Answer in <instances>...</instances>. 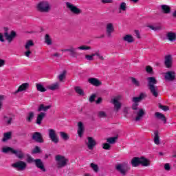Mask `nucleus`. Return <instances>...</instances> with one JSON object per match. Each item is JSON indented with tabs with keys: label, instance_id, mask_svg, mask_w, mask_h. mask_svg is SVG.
<instances>
[{
	"label": "nucleus",
	"instance_id": "obj_1",
	"mask_svg": "<svg viewBox=\"0 0 176 176\" xmlns=\"http://www.w3.org/2000/svg\"><path fill=\"white\" fill-rule=\"evenodd\" d=\"M76 50H91V47L83 45L75 48L74 46L70 45L69 48L62 50V52H68L70 57L78 58V52Z\"/></svg>",
	"mask_w": 176,
	"mask_h": 176
},
{
	"label": "nucleus",
	"instance_id": "obj_2",
	"mask_svg": "<svg viewBox=\"0 0 176 176\" xmlns=\"http://www.w3.org/2000/svg\"><path fill=\"white\" fill-rule=\"evenodd\" d=\"M147 80L148 90L153 97H157L159 96V88H157V86L155 85H157V80H156L155 77H148Z\"/></svg>",
	"mask_w": 176,
	"mask_h": 176
},
{
	"label": "nucleus",
	"instance_id": "obj_3",
	"mask_svg": "<svg viewBox=\"0 0 176 176\" xmlns=\"http://www.w3.org/2000/svg\"><path fill=\"white\" fill-rule=\"evenodd\" d=\"M36 9L38 13H50L52 11V4L48 1H41L37 3Z\"/></svg>",
	"mask_w": 176,
	"mask_h": 176
},
{
	"label": "nucleus",
	"instance_id": "obj_4",
	"mask_svg": "<svg viewBox=\"0 0 176 176\" xmlns=\"http://www.w3.org/2000/svg\"><path fill=\"white\" fill-rule=\"evenodd\" d=\"M116 170L122 176L127 175V173L130 171V166L129 163L123 162L116 165Z\"/></svg>",
	"mask_w": 176,
	"mask_h": 176
},
{
	"label": "nucleus",
	"instance_id": "obj_5",
	"mask_svg": "<svg viewBox=\"0 0 176 176\" xmlns=\"http://www.w3.org/2000/svg\"><path fill=\"white\" fill-rule=\"evenodd\" d=\"M55 160L56 162V167L57 168H64L66 166H67L69 160L68 158L65 157L63 155H57L55 157Z\"/></svg>",
	"mask_w": 176,
	"mask_h": 176
},
{
	"label": "nucleus",
	"instance_id": "obj_6",
	"mask_svg": "<svg viewBox=\"0 0 176 176\" xmlns=\"http://www.w3.org/2000/svg\"><path fill=\"white\" fill-rule=\"evenodd\" d=\"M4 31H5V32L3 34V36H5L6 41H7L8 42V43H12V42H13V40L14 39V38H16L17 36V33L14 30H12L9 33L8 28H4Z\"/></svg>",
	"mask_w": 176,
	"mask_h": 176
},
{
	"label": "nucleus",
	"instance_id": "obj_7",
	"mask_svg": "<svg viewBox=\"0 0 176 176\" xmlns=\"http://www.w3.org/2000/svg\"><path fill=\"white\" fill-rule=\"evenodd\" d=\"M12 167L15 168L17 171H24L27 168V163L24 161L19 160L12 164Z\"/></svg>",
	"mask_w": 176,
	"mask_h": 176
},
{
	"label": "nucleus",
	"instance_id": "obj_8",
	"mask_svg": "<svg viewBox=\"0 0 176 176\" xmlns=\"http://www.w3.org/2000/svg\"><path fill=\"white\" fill-rule=\"evenodd\" d=\"M66 6L71 13H72V14H76L78 16L82 13V10L69 2L66 3Z\"/></svg>",
	"mask_w": 176,
	"mask_h": 176
},
{
	"label": "nucleus",
	"instance_id": "obj_9",
	"mask_svg": "<svg viewBox=\"0 0 176 176\" xmlns=\"http://www.w3.org/2000/svg\"><path fill=\"white\" fill-rule=\"evenodd\" d=\"M120 100H122V96L118 95L111 100V103L113 104L114 108L117 112L122 108Z\"/></svg>",
	"mask_w": 176,
	"mask_h": 176
},
{
	"label": "nucleus",
	"instance_id": "obj_10",
	"mask_svg": "<svg viewBox=\"0 0 176 176\" xmlns=\"http://www.w3.org/2000/svg\"><path fill=\"white\" fill-rule=\"evenodd\" d=\"M115 32V28L113 23H109L106 25V36L107 38H112V34Z\"/></svg>",
	"mask_w": 176,
	"mask_h": 176
},
{
	"label": "nucleus",
	"instance_id": "obj_11",
	"mask_svg": "<svg viewBox=\"0 0 176 176\" xmlns=\"http://www.w3.org/2000/svg\"><path fill=\"white\" fill-rule=\"evenodd\" d=\"M48 131L49 138H50L51 141L54 142V144H58L60 140L57 136V133H56V131L54 129H50Z\"/></svg>",
	"mask_w": 176,
	"mask_h": 176
},
{
	"label": "nucleus",
	"instance_id": "obj_12",
	"mask_svg": "<svg viewBox=\"0 0 176 176\" xmlns=\"http://www.w3.org/2000/svg\"><path fill=\"white\" fill-rule=\"evenodd\" d=\"M87 140V141L85 142V144L89 151H93L94 149V146L97 145V142L92 137H88Z\"/></svg>",
	"mask_w": 176,
	"mask_h": 176
},
{
	"label": "nucleus",
	"instance_id": "obj_13",
	"mask_svg": "<svg viewBox=\"0 0 176 176\" xmlns=\"http://www.w3.org/2000/svg\"><path fill=\"white\" fill-rule=\"evenodd\" d=\"M133 113L134 115H136L134 120L135 122H140V120H142V118L145 116V110L143 109H139L138 111H135Z\"/></svg>",
	"mask_w": 176,
	"mask_h": 176
},
{
	"label": "nucleus",
	"instance_id": "obj_14",
	"mask_svg": "<svg viewBox=\"0 0 176 176\" xmlns=\"http://www.w3.org/2000/svg\"><path fill=\"white\" fill-rule=\"evenodd\" d=\"M32 140L35 141V142H38V144H43V137L42 136V133L39 132H34L32 134Z\"/></svg>",
	"mask_w": 176,
	"mask_h": 176
},
{
	"label": "nucleus",
	"instance_id": "obj_15",
	"mask_svg": "<svg viewBox=\"0 0 176 176\" xmlns=\"http://www.w3.org/2000/svg\"><path fill=\"white\" fill-rule=\"evenodd\" d=\"M164 65L166 68H173V56L168 54L164 57Z\"/></svg>",
	"mask_w": 176,
	"mask_h": 176
},
{
	"label": "nucleus",
	"instance_id": "obj_16",
	"mask_svg": "<svg viewBox=\"0 0 176 176\" xmlns=\"http://www.w3.org/2000/svg\"><path fill=\"white\" fill-rule=\"evenodd\" d=\"M29 87H30V83L28 82L23 83L19 87L18 90L13 92L12 94L14 96H16V94H18V93H21V91H27Z\"/></svg>",
	"mask_w": 176,
	"mask_h": 176
},
{
	"label": "nucleus",
	"instance_id": "obj_17",
	"mask_svg": "<svg viewBox=\"0 0 176 176\" xmlns=\"http://www.w3.org/2000/svg\"><path fill=\"white\" fill-rule=\"evenodd\" d=\"M164 79L165 80H168L169 82H173V80H175V72L168 71L165 73Z\"/></svg>",
	"mask_w": 176,
	"mask_h": 176
},
{
	"label": "nucleus",
	"instance_id": "obj_18",
	"mask_svg": "<svg viewBox=\"0 0 176 176\" xmlns=\"http://www.w3.org/2000/svg\"><path fill=\"white\" fill-rule=\"evenodd\" d=\"M34 164L37 168H39L43 173H46V168H45V164H43V162L41 159L34 160Z\"/></svg>",
	"mask_w": 176,
	"mask_h": 176
},
{
	"label": "nucleus",
	"instance_id": "obj_19",
	"mask_svg": "<svg viewBox=\"0 0 176 176\" xmlns=\"http://www.w3.org/2000/svg\"><path fill=\"white\" fill-rule=\"evenodd\" d=\"M88 82L89 83H90V85H92L96 87H99V86H101V85H102V82L100 80H98V78H89Z\"/></svg>",
	"mask_w": 176,
	"mask_h": 176
},
{
	"label": "nucleus",
	"instance_id": "obj_20",
	"mask_svg": "<svg viewBox=\"0 0 176 176\" xmlns=\"http://www.w3.org/2000/svg\"><path fill=\"white\" fill-rule=\"evenodd\" d=\"M147 95L145 93H141L138 97H133L132 99L133 102L137 104V102H141L142 100L146 98Z\"/></svg>",
	"mask_w": 176,
	"mask_h": 176
},
{
	"label": "nucleus",
	"instance_id": "obj_21",
	"mask_svg": "<svg viewBox=\"0 0 176 176\" xmlns=\"http://www.w3.org/2000/svg\"><path fill=\"white\" fill-rule=\"evenodd\" d=\"M77 133L80 138H82L83 137V133H85V126H83V122H79L78 123Z\"/></svg>",
	"mask_w": 176,
	"mask_h": 176
},
{
	"label": "nucleus",
	"instance_id": "obj_22",
	"mask_svg": "<svg viewBox=\"0 0 176 176\" xmlns=\"http://www.w3.org/2000/svg\"><path fill=\"white\" fill-rule=\"evenodd\" d=\"M166 36L169 42H175L176 41V33L174 32H168Z\"/></svg>",
	"mask_w": 176,
	"mask_h": 176
},
{
	"label": "nucleus",
	"instance_id": "obj_23",
	"mask_svg": "<svg viewBox=\"0 0 176 176\" xmlns=\"http://www.w3.org/2000/svg\"><path fill=\"white\" fill-rule=\"evenodd\" d=\"M46 118V113L45 112H41L37 116V118L36 120V124H38V126H41L42 124V122L43 119Z\"/></svg>",
	"mask_w": 176,
	"mask_h": 176
},
{
	"label": "nucleus",
	"instance_id": "obj_24",
	"mask_svg": "<svg viewBox=\"0 0 176 176\" xmlns=\"http://www.w3.org/2000/svg\"><path fill=\"white\" fill-rule=\"evenodd\" d=\"M155 116L156 119H158L159 120H162L164 123V124L167 123V119L166 118V116H164L163 113L160 112H155Z\"/></svg>",
	"mask_w": 176,
	"mask_h": 176
},
{
	"label": "nucleus",
	"instance_id": "obj_25",
	"mask_svg": "<svg viewBox=\"0 0 176 176\" xmlns=\"http://www.w3.org/2000/svg\"><path fill=\"white\" fill-rule=\"evenodd\" d=\"M140 164L143 167H148V166H151V161L144 157H141Z\"/></svg>",
	"mask_w": 176,
	"mask_h": 176
},
{
	"label": "nucleus",
	"instance_id": "obj_26",
	"mask_svg": "<svg viewBox=\"0 0 176 176\" xmlns=\"http://www.w3.org/2000/svg\"><path fill=\"white\" fill-rule=\"evenodd\" d=\"M140 163V157H135L131 161V164L132 167H138Z\"/></svg>",
	"mask_w": 176,
	"mask_h": 176
},
{
	"label": "nucleus",
	"instance_id": "obj_27",
	"mask_svg": "<svg viewBox=\"0 0 176 176\" xmlns=\"http://www.w3.org/2000/svg\"><path fill=\"white\" fill-rule=\"evenodd\" d=\"M12 155H15L18 157V159H24L25 155L23 151L21 150H14Z\"/></svg>",
	"mask_w": 176,
	"mask_h": 176
},
{
	"label": "nucleus",
	"instance_id": "obj_28",
	"mask_svg": "<svg viewBox=\"0 0 176 176\" xmlns=\"http://www.w3.org/2000/svg\"><path fill=\"white\" fill-rule=\"evenodd\" d=\"M160 133L159 131H154V143L155 145H160Z\"/></svg>",
	"mask_w": 176,
	"mask_h": 176
},
{
	"label": "nucleus",
	"instance_id": "obj_29",
	"mask_svg": "<svg viewBox=\"0 0 176 176\" xmlns=\"http://www.w3.org/2000/svg\"><path fill=\"white\" fill-rule=\"evenodd\" d=\"M47 89H49V90H52V91H54L55 90H58V89H60V83L54 82L50 85H48Z\"/></svg>",
	"mask_w": 176,
	"mask_h": 176
},
{
	"label": "nucleus",
	"instance_id": "obj_30",
	"mask_svg": "<svg viewBox=\"0 0 176 176\" xmlns=\"http://www.w3.org/2000/svg\"><path fill=\"white\" fill-rule=\"evenodd\" d=\"M122 39L124 42H127L128 43H133V42H134V37L131 34H126Z\"/></svg>",
	"mask_w": 176,
	"mask_h": 176
},
{
	"label": "nucleus",
	"instance_id": "obj_31",
	"mask_svg": "<svg viewBox=\"0 0 176 176\" xmlns=\"http://www.w3.org/2000/svg\"><path fill=\"white\" fill-rule=\"evenodd\" d=\"M161 9H162L163 13H165V14H168L169 13H171V8L169 7V6L162 5Z\"/></svg>",
	"mask_w": 176,
	"mask_h": 176
},
{
	"label": "nucleus",
	"instance_id": "obj_32",
	"mask_svg": "<svg viewBox=\"0 0 176 176\" xmlns=\"http://www.w3.org/2000/svg\"><path fill=\"white\" fill-rule=\"evenodd\" d=\"M50 108H52V105L45 106V104H41L38 107V111L42 112V111H43V112H46L48 109H50Z\"/></svg>",
	"mask_w": 176,
	"mask_h": 176
},
{
	"label": "nucleus",
	"instance_id": "obj_33",
	"mask_svg": "<svg viewBox=\"0 0 176 176\" xmlns=\"http://www.w3.org/2000/svg\"><path fill=\"white\" fill-rule=\"evenodd\" d=\"M131 82L135 87H141V82L134 77H131Z\"/></svg>",
	"mask_w": 176,
	"mask_h": 176
},
{
	"label": "nucleus",
	"instance_id": "obj_34",
	"mask_svg": "<svg viewBox=\"0 0 176 176\" xmlns=\"http://www.w3.org/2000/svg\"><path fill=\"white\" fill-rule=\"evenodd\" d=\"M3 122L6 124H12V122H13V117L10 116H5L3 117Z\"/></svg>",
	"mask_w": 176,
	"mask_h": 176
},
{
	"label": "nucleus",
	"instance_id": "obj_35",
	"mask_svg": "<svg viewBox=\"0 0 176 176\" xmlns=\"http://www.w3.org/2000/svg\"><path fill=\"white\" fill-rule=\"evenodd\" d=\"M67 76V70H63L61 74L58 76V79L60 82H64Z\"/></svg>",
	"mask_w": 176,
	"mask_h": 176
},
{
	"label": "nucleus",
	"instance_id": "obj_36",
	"mask_svg": "<svg viewBox=\"0 0 176 176\" xmlns=\"http://www.w3.org/2000/svg\"><path fill=\"white\" fill-rule=\"evenodd\" d=\"M118 13H122V12H126L127 10V6L124 2H122L120 4L118 8Z\"/></svg>",
	"mask_w": 176,
	"mask_h": 176
},
{
	"label": "nucleus",
	"instance_id": "obj_37",
	"mask_svg": "<svg viewBox=\"0 0 176 176\" xmlns=\"http://www.w3.org/2000/svg\"><path fill=\"white\" fill-rule=\"evenodd\" d=\"M118 140V136L111 137L106 140L107 142H108L110 145H113L116 144V141Z\"/></svg>",
	"mask_w": 176,
	"mask_h": 176
},
{
	"label": "nucleus",
	"instance_id": "obj_38",
	"mask_svg": "<svg viewBox=\"0 0 176 176\" xmlns=\"http://www.w3.org/2000/svg\"><path fill=\"white\" fill-rule=\"evenodd\" d=\"M12 138V132H7L3 134V138L2 139L3 142H6L8 140Z\"/></svg>",
	"mask_w": 176,
	"mask_h": 176
},
{
	"label": "nucleus",
	"instance_id": "obj_39",
	"mask_svg": "<svg viewBox=\"0 0 176 176\" xmlns=\"http://www.w3.org/2000/svg\"><path fill=\"white\" fill-rule=\"evenodd\" d=\"M35 116V113L32 111H30L28 113V116L26 117V120L28 123H31L32 122V119H34Z\"/></svg>",
	"mask_w": 176,
	"mask_h": 176
},
{
	"label": "nucleus",
	"instance_id": "obj_40",
	"mask_svg": "<svg viewBox=\"0 0 176 176\" xmlns=\"http://www.w3.org/2000/svg\"><path fill=\"white\" fill-rule=\"evenodd\" d=\"M45 43H46V45H53V42L52 41V38H50V35L49 34H45Z\"/></svg>",
	"mask_w": 176,
	"mask_h": 176
},
{
	"label": "nucleus",
	"instance_id": "obj_41",
	"mask_svg": "<svg viewBox=\"0 0 176 176\" xmlns=\"http://www.w3.org/2000/svg\"><path fill=\"white\" fill-rule=\"evenodd\" d=\"M14 151V149H13V148L12 147H3L1 152L3 153H12L13 154V151Z\"/></svg>",
	"mask_w": 176,
	"mask_h": 176
},
{
	"label": "nucleus",
	"instance_id": "obj_42",
	"mask_svg": "<svg viewBox=\"0 0 176 176\" xmlns=\"http://www.w3.org/2000/svg\"><path fill=\"white\" fill-rule=\"evenodd\" d=\"M60 138L63 140L64 141H68L69 140V135H67V133L64 131L60 132Z\"/></svg>",
	"mask_w": 176,
	"mask_h": 176
},
{
	"label": "nucleus",
	"instance_id": "obj_43",
	"mask_svg": "<svg viewBox=\"0 0 176 176\" xmlns=\"http://www.w3.org/2000/svg\"><path fill=\"white\" fill-rule=\"evenodd\" d=\"M89 166L91 168L94 170V173H98V171H100V167H98V164H96L94 163H91Z\"/></svg>",
	"mask_w": 176,
	"mask_h": 176
},
{
	"label": "nucleus",
	"instance_id": "obj_44",
	"mask_svg": "<svg viewBox=\"0 0 176 176\" xmlns=\"http://www.w3.org/2000/svg\"><path fill=\"white\" fill-rule=\"evenodd\" d=\"M34 41H32V40H29L26 44L25 45V49L26 50H30V47H32V46H34Z\"/></svg>",
	"mask_w": 176,
	"mask_h": 176
},
{
	"label": "nucleus",
	"instance_id": "obj_45",
	"mask_svg": "<svg viewBox=\"0 0 176 176\" xmlns=\"http://www.w3.org/2000/svg\"><path fill=\"white\" fill-rule=\"evenodd\" d=\"M74 90L77 94H79V96H85V91H83V89H82L80 87H76Z\"/></svg>",
	"mask_w": 176,
	"mask_h": 176
},
{
	"label": "nucleus",
	"instance_id": "obj_46",
	"mask_svg": "<svg viewBox=\"0 0 176 176\" xmlns=\"http://www.w3.org/2000/svg\"><path fill=\"white\" fill-rule=\"evenodd\" d=\"M36 87L38 91H41V93H45V91H46V88H45L41 84H36Z\"/></svg>",
	"mask_w": 176,
	"mask_h": 176
},
{
	"label": "nucleus",
	"instance_id": "obj_47",
	"mask_svg": "<svg viewBox=\"0 0 176 176\" xmlns=\"http://www.w3.org/2000/svg\"><path fill=\"white\" fill-rule=\"evenodd\" d=\"M94 56H97L98 57L99 60H101L102 61H104V60H105V58H104V56H102L101 54H100V51L98 50L96 53L94 54Z\"/></svg>",
	"mask_w": 176,
	"mask_h": 176
},
{
	"label": "nucleus",
	"instance_id": "obj_48",
	"mask_svg": "<svg viewBox=\"0 0 176 176\" xmlns=\"http://www.w3.org/2000/svg\"><path fill=\"white\" fill-rule=\"evenodd\" d=\"M111 146H111L109 142L104 143V144H102V148H103L105 151H110Z\"/></svg>",
	"mask_w": 176,
	"mask_h": 176
},
{
	"label": "nucleus",
	"instance_id": "obj_49",
	"mask_svg": "<svg viewBox=\"0 0 176 176\" xmlns=\"http://www.w3.org/2000/svg\"><path fill=\"white\" fill-rule=\"evenodd\" d=\"M148 28L152 30L153 31H160L162 30V26H153V25H148Z\"/></svg>",
	"mask_w": 176,
	"mask_h": 176
},
{
	"label": "nucleus",
	"instance_id": "obj_50",
	"mask_svg": "<svg viewBox=\"0 0 176 176\" xmlns=\"http://www.w3.org/2000/svg\"><path fill=\"white\" fill-rule=\"evenodd\" d=\"M32 154L41 153V148L39 146H36L34 149L32 151Z\"/></svg>",
	"mask_w": 176,
	"mask_h": 176
},
{
	"label": "nucleus",
	"instance_id": "obj_51",
	"mask_svg": "<svg viewBox=\"0 0 176 176\" xmlns=\"http://www.w3.org/2000/svg\"><path fill=\"white\" fill-rule=\"evenodd\" d=\"M159 108L165 112L170 110L168 106H163L162 104H159Z\"/></svg>",
	"mask_w": 176,
	"mask_h": 176
},
{
	"label": "nucleus",
	"instance_id": "obj_52",
	"mask_svg": "<svg viewBox=\"0 0 176 176\" xmlns=\"http://www.w3.org/2000/svg\"><path fill=\"white\" fill-rule=\"evenodd\" d=\"M85 58L88 61H93V60H94V54H92L91 55H85Z\"/></svg>",
	"mask_w": 176,
	"mask_h": 176
},
{
	"label": "nucleus",
	"instance_id": "obj_53",
	"mask_svg": "<svg viewBox=\"0 0 176 176\" xmlns=\"http://www.w3.org/2000/svg\"><path fill=\"white\" fill-rule=\"evenodd\" d=\"M96 97H97V94H93L92 95H91V96L89 98V102H94Z\"/></svg>",
	"mask_w": 176,
	"mask_h": 176
},
{
	"label": "nucleus",
	"instance_id": "obj_54",
	"mask_svg": "<svg viewBox=\"0 0 176 176\" xmlns=\"http://www.w3.org/2000/svg\"><path fill=\"white\" fill-rule=\"evenodd\" d=\"M98 117L99 118H107V113L105 111H99L98 113Z\"/></svg>",
	"mask_w": 176,
	"mask_h": 176
},
{
	"label": "nucleus",
	"instance_id": "obj_55",
	"mask_svg": "<svg viewBox=\"0 0 176 176\" xmlns=\"http://www.w3.org/2000/svg\"><path fill=\"white\" fill-rule=\"evenodd\" d=\"M130 108L129 107H124L123 109L124 116V118H127V116L129 115V111Z\"/></svg>",
	"mask_w": 176,
	"mask_h": 176
},
{
	"label": "nucleus",
	"instance_id": "obj_56",
	"mask_svg": "<svg viewBox=\"0 0 176 176\" xmlns=\"http://www.w3.org/2000/svg\"><path fill=\"white\" fill-rule=\"evenodd\" d=\"M146 71L148 74H153V69L151 66H146Z\"/></svg>",
	"mask_w": 176,
	"mask_h": 176
},
{
	"label": "nucleus",
	"instance_id": "obj_57",
	"mask_svg": "<svg viewBox=\"0 0 176 176\" xmlns=\"http://www.w3.org/2000/svg\"><path fill=\"white\" fill-rule=\"evenodd\" d=\"M32 54V52H31V50H27V51L24 52V56H25V57L30 58V56H31Z\"/></svg>",
	"mask_w": 176,
	"mask_h": 176
},
{
	"label": "nucleus",
	"instance_id": "obj_58",
	"mask_svg": "<svg viewBox=\"0 0 176 176\" xmlns=\"http://www.w3.org/2000/svg\"><path fill=\"white\" fill-rule=\"evenodd\" d=\"M164 170H166V171H170L171 170V166H170V164L166 163L164 164Z\"/></svg>",
	"mask_w": 176,
	"mask_h": 176
},
{
	"label": "nucleus",
	"instance_id": "obj_59",
	"mask_svg": "<svg viewBox=\"0 0 176 176\" xmlns=\"http://www.w3.org/2000/svg\"><path fill=\"white\" fill-rule=\"evenodd\" d=\"M3 100H5V96L1 95L0 96V111L1 109H2V105H3L2 101H3Z\"/></svg>",
	"mask_w": 176,
	"mask_h": 176
},
{
	"label": "nucleus",
	"instance_id": "obj_60",
	"mask_svg": "<svg viewBox=\"0 0 176 176\" xmlns=\"http://www.w3.org/2000/svg\"><path fill=\"white\" fill-rule=\"evenodd\" d=\"M6 64V60L0 58V68H2V67H5Z\"/></svg>",
	"mask_w": 176,
	"mask_h": 176
},
{
	"label": "nucleus",
	"instance_id": "obj_61",
	"mask_svg": "<svg viewBox=\"0 0 176 176\" xmlns=\"http://www.w3.org/2000/svg\"><path fill=\"white\" fill-rule=\"evenodd\" d=\"M132 109L133 111H138V103H134L133 105H132Z\"/></svg>",
	"mask_w": 176,
	"mask_h": 176
},
{
	"label": "nucleus",
	"instance_id": "obj_62",
	"mask_svg": "<svg viewBox=\"0 0 176 176\" xmlns=\"http://www.w3.org/2000/svg\"><path fill=\"white\" fill-rule=\"evenodd\" d=\"M27 162L28 163H32V162L35 163V160H34L32 157L28 156Z\"/></svg>",
	"mask_w": 176,
	"mask_h": 176
},
{
	"label": "nucleus",
	"instance_id": "obj_63",
	"mask_svg": "<svg viewBox=\"0 0 176 176\" xmlns=\"http://www.w3.org/2000/svg\"><path fill=\"white\" fill-rule=\"evenodd\" d=\"M134 32H135V34L136 37H137L138 39H141V34H140V31H138V30H135Z\"/></svg>",
	"mask_w": 176,
	"mask_h": 176
},
{
	"label": "nucleus",
	"instance_id": "obj_64",
	"mask_svg": "<svg viewBox=\"0 0 176 176\" xmlns=\"http://www.w3.org/2000/svg\"><path fill=\"white\" fill-rule=\"evenodd\" d=\"M102 3H113V0H102Z\"/></svg>",
	"mask_w": 176,
	"mask_h": 176
}]
</instances>
